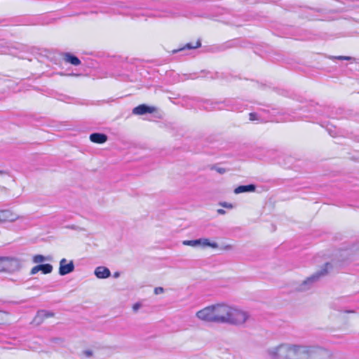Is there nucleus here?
Masks as SVG:
<instances>
[{
    "label": "nucleus",
    "instance_id": "obj_1",
    "mask_svg": "<svg viewBox=\"0 0 359 359\" xmlns=\"http://www.w3.org/2000/svg\"><path fill=\"white\" fill-rule=\"evenodd\" d=\"M312 352V347L288 343L280 344L266 350L269 359H309Z\"/></svg>",
    "mask_w": 359,
    "mask_h": 359
},
{
    "label": "nucleus",
    "instance_id": "obj_2",
    "mask_svg": "<svg viewBox=\"0 0 359 359\" xmlns=\"http://www.w3.org/2000/svg\"><path fill=\"white\" fill-rule=\"evenodd\" d=\"M228 304L219 303L205 307L196 316L202 321L217 324H226Z\"/></svg>",
    "mask_w": 359,
    "mask_h": 359
},
{
    "label": "nucleus",
    "instance_id": "obj_3",
    "mask_svg": "<svg viewBox=\"0 0 359 359\" xmlns=\"http://www.w3.org/2000/svg\"><path fill=\"white\" fill-rule=\"evenodd\" d=\"M226 324L240 326L249 319L250 314L242 309L229 304L227 309Z\"/></svg>",
    "mask_w": 359,
    "mask_h": 359
},
{
    "label": "nucleus",
    "instance_id": "obj_4",
    "mask_svg": "<svg viewBox=\"0 0 359 359\" xmlns=\"http://www.w3.org/2000/svg\"><path fill=\"white\" fill-rule=\"evenodd\" d=\"M332 268L331 264L327 262L325 264L324 267L319 271L315 273L311 276L308 277L306 280L302 282L297 290L300 292H304L309 290L314 283H316L321 276H325L327 273L329 269Z\"/></svg>",
    "mask_w": 359,
    "mask_h": 359
},
{
    "label": "nucleus",
    "instance_id": "obj_5",
    "mask_svg": "<svg viewBox=\"0 0 359 359\" xmlns=\"http://www.w3.org/2000/svg\"><path fill=\"white\" fill-rule=\"evenodd\" d=\"M182 244L193 248H206L210 247L213 249L218 248V244L216 242H211L206 238H201L196 240H185L182 241Z\"/></svg>",
    "mask_w": 359,
    "mask_h": 359
},
{
    "label": "nucleus",
    "instance_id": "obj_6",
    "mask_svg": "<svg viewBox=\"0 0 359 359\" xmlns=\"http://www.w3.org/2000/svg\"><path fill=\"white\" fill-rule=\"evenodd\" d=\"M4 272L13 273L19 271L22 267L20 259L12 257H3Z\"/></svg>",
    "mask_w": 359,
    "mask_h": 359
},
{
    "label": "nucleus",
    "instance_id": "obj_7",
    "mask_svg": "<svg viewBox=\"0 0 359 359\" xmlns=\"http://www.w3.org/2000/svg\"><path fill=\"white\" fill-rule=\"evenodd\" d=\"M74 270V264L73 261H70L67 263L65 258H62L60 261L59 274L60 276H65L73 272Z\"/></svg>",
    "mask_w": 359,
    "mask_h": 359
},
{
    "label": "nucleus",
    "instance_id": "obj_8",
    "mask_svg": "<svg viewBox=\"0 0 359 359\" xmlns=\"http://www.w3.org/2000/svg\"><path fill=\"white\" fill-rule=\"evenodd\" d=\"M19 218L20 216L11 210H0L1 222H13Z\"/></svg>",
    "mask_w": 359,
    "mask_h": 359
},
{
    "label": "nucleus",
    "instance_id": "obj_9",
    "mask_svg": "<svg viewBox=\"0 0 359 359\" xmlns=\"http://www.w3.org/2000/svg\"><path fill=\"white\" fill-rule=\"evenodd\" d=\"M155 111V108L153 107H149L146 104H140L133 109V113L136 115H143L147 113H153Z\"/></svg>",
    "mask_w": 359,
    "mask_h": 359
},
{
    "label": "nucleus",
    "instance_id": "obj_10",
    "mask_svg": "<svg viewBox=\"0 0 359 359\" xmlns=\"http://www.w3.org/2000/svg\"><path fill=\"white\" fill-rule=\"evenodd\" d=\"M94 273L97 278L104 279L111 276L109 269L105 266H97L95 268Z\"/></svg>",
    "mask_w": 359,
    "mask_h": 359
},
{
    "label": "nucleus",
    "instance_id": "obj_11",
    "mask_svg": "<svg viewBox=\"0 0 359 359\" xmlns=\"http://www.w3.org/2000/svg\"><path fill=\"white\" fill-rule=\"evenodd\" d=\"M51 316H53V313L44 310L39 311L34 318V323L36 325H39L45 318H48Z\"/></svg>",
    "mask_w": 359,
    "mask_h": 359
},
{
    "label": "nucleus",
    "instance_id": "obj_12",
    "mask_svg": "<svg viewBox=\"0 0 359 359\" xmlns=\"http://www.w3.org/2000/svg\"><path fill=\"white\" fill-rule=\"evenodd\" d=\"M90 140L94 143L102 144L107 140V136L103 133H94L90 135Z\"/></svg>",
    "mask_w": 359,
    "mask_h": 359
},
{
    "label": "nucleus",
    "instance_id": "obj_13",
    "mask_svg": "<svg viewBox=\"0 0 359 359\" xmlns=\"http://www.w3.org/2000/svg\"><path fill=\"white\" fill-rule=\"evenodd\" d=\"M64 60L74 66H78L81 64V60L75 55L70 53H65L63 55Z\"/></svg>",
    "mask_w": 359,
    "mask_h": 359
},
{
    "label": "nucleus",
    "instance_id": "obj_14",
    "mask_svg": "<svg viewBox=\"0 0 359 359\" xmlns=\"http://www.w3.org/2000/svg\"><path fill=\"white\" fill-rule=\"evenodd\" d=\"M255 189L256 187L254 184L240 185L234 189V193L239 194L245 192H253Z\"/></svg>",
    "mask_w": 359,
    "mask_h": 359
},
{
    "label": "nucleus",
    "instance_id": "obj_15",
    "mask_svg": "<svg viewBox=\"0 0 359 359\" xmlns=\"http://www.w3.org/2000/svg\"><path fill=\"white\" fill-rule=\"evenodd\" d=\"M201 45V41L199 40H198L195 43H187L182 48H179L177 50H173L172 53H177L179 51H182V50H185L195 49V48H197L200 47Z\"/></svg>",
    "mask_w": 359,
    "mask_h": 359
},
{
    "label": "nucleus",
    "instance_id": "obj_16",
    "mask_svg": "<svg viewBox=\"0 0 359 359\" xmlns=\"http://www.w3.org/2000/svg\"><path fill=\"white\" fill-rule=\"evenodd\" d=\"M40 271H41L43 274L50 273L53 271V266L50 264H40Z\"/></svg>",
    "mask_w": 359,
    "mask_h": 359
},
{
    "label": "nucleus",
    "instance_id": "obj_17",
    "mask_svg": "<svg viewBox=\"0 0 359 359\" xmlns=\"http://www.w3.org/2000/svg\"><path fill=\"white\" fill-rule=\"evenodd\" d=\"M32 260H33L34 263L39 264V263L43 262L45 261L50 260V259L48 257H45L41 255H36L33 257Z\"/></svg>",
    "mask_w": 359,
    "mask_h": 359
},
{
    "label": "nucleus",
    "instance_id": "obj_18",
    "mask_svg": "<svg viewBox=\"0 0 359 359\" xmlns=\"http://www.w3.org/2000/svg\"><path fill=\"white\" fill-rule=\"evenodd\" d=\"M332 59H337L339 60H352L351 57L349 56H333L332 57Z\"/></svg>",
    "mask_w": 359,
    "mask_h": 359
},
{
    "label": "nucleus",
    "instance_id": "obj_19",
    "mask_svg": "<svg viewBox=\"0 0 359 359\" xmlns=\"http://www.w3.org/2000/svg\"><path fill=\"white\" fill-rule=\"evenodd\" d=\"M40 271V264L34 266L30 271L31 275H34Z\"/></svg>",
    "mask_w": 359,
    "mask_h": 359
},
{
    "label": "nucleus",
    "instance_id": "obj_20",
    "mask_svg": "<svg viewBox=\"0 0 359 359\" xmlns=\"http://www.w3.org/2000/svg\"><path fill=\"white\" fill-rule=\"evenodd\" d=\"M154 292L155 294H160L164 292V289L162 287H156Z\"/></svg>",
    "mask_w": 359,
    "mask_h": 359
},
{
    "label": "nucleus",
    "instance_id": "obj_21",
    "mask_svg": "<svg viewBox=\"0 0 359 359\" xmlns=\"http://www.w3.org/2000/svg\"><path fill=\"white\" fill-rule=\"evenodd\" d=\"M220 205L224 207V208H229V209H232L233 208V205L231 203H226V202L221 203Z\"/></svg>",
    "mask_w": 359,
    "mask_h": 359
},
{
    "label": "nucleus",
    "instance_id": "obj_22",
    "mask_svg": "<svg viewBox=\"0 0 359 359\" xmlns=\"http://www.w3.org/2000/svg\"><path fill=\"white\" fill-rule=\"evenodd\" d=\"M217 172H218L220 174H223L226 172V170L223 168H219V167H215L213 168Z\"/></svg>",
    "mask_w": 359,
    "mask_h": 359
},
{
    "label": "nucleus",
    "instance_id": "obj_23",
    "mask_svg": "<svg viewBox=\"0 0 359 359\" xmlns=\"http://www.w3.org/2000/svg\"><path fill=\"white\" fill-rule=\"evenodd\" d=\"M249 116H250V121L257 120V114H255V113H250L249 114Z\"/></svg>",
    "mask_w": 359,
    "mask_h": 359
},
{
    "label": "nucleus",
    "instance_id": "obj_24",
    "mask_svg": "<svg viewBox=\"0 0 359 359\" xmlns=\"http://www.w3.org/2000/svg\"><path fill=\"white\" fill-rule=\"evenodd\" d=\"M141 306V304L140 303H136L133 305V309L135 311H137Z\"/></svg>",
    "mask_w": 359,
    "mask_h": 359
},
{
    "label": "nucleus",
    "instance_id": "obj_25",
    "mask_svg": "<svg viewBox=\"0 0 359 359\" xmlns=\"http://www.w3.org/2000/svg\"><path fill=\"white\" fill-rule=\"evenodd\" d=\"M0 272H4L3 257H0Z\"/></svg>",
    "mask_w": 359,
    "mask_h": 359
},
{
    "label": "nucleus",
    "instance_id": "obj_26",
    "mask_svg": "<svg viewBox=\"0 0 359 359\" xmlns=\"http://www.w3.org/2000/svg\"><path fill=\"white\" fill-rule=\"evenodd\" d=\"M217 213L219 215H224L226 213V211L223 209H218Z\"/></svg>",
    "mask_w": 359,
    "mask_h": 359
},
{
    "label": "nucleus",
    "instance_id": "obj_27",
    "mask_svg": "<svg viewBox=\"0 0 359 359\" xmlns=\"http://www.w3.org/2000/svg\"><path fill=\"white\" fill-rule=\"evenodd\" d=\"M7 175V172L5 171V170H0V175L1 176H4V175Z\"/></svg>",
    "mask_w": 359,
    "mask_h": 359
},
{
    "label": "nucleus",
    "instance_id": "obj_28",
    "mask_svg": "<svg viewBox=\"0 0 359 359\" xmlns=\"http://www.w3.org/2000/svg\"><path fill=\"white\" fill-rule=\"evenodd\" d=\"M0 191H6V189L4 187H0Z\"/></svg>",
    "mask_w": 359,
    "mask_h": 359
},
{
    "label": "nucleus",
    "instance_id": "obj_29",
    "mask_svg": "<svg viewBox=\"0 0 359 359\" xmlns=\"http://www.w3.org/2000/svg\"><path fill=\"white\" fill-rule=\"evenodd\" d=\"M118 276H119V273H117V272H116V273H114V277H115V278L118 277Z\"/></svg>",
    "mask_w": 359,
    "mask_h": 359
},
{
    "label": "nucleus",
    "instance_id": "obj_30",
    "mask_svg": "<svg viewBox=\"0 0 359 359\" xmlns=\"http://www.w3.org/2000/svg\"><path fill=\"white\" fill-rule=\"evenodd\" d=\"M226 248H231V246L228 245V246L226 247Z\"/></svg>",
    "mask_w": 359,
    "mask_h": 359
}]
</instances>
